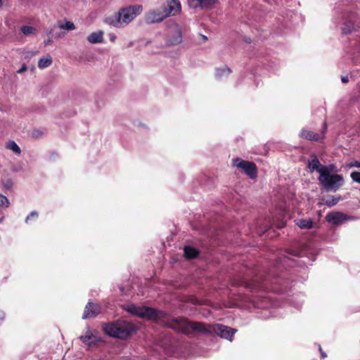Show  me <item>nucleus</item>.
<instances>
[{"label":"nucleus","instance_id":"nucleus-1","mask_svg":"<svg viewBox=\"0 0 360 360\" xmlns=\"http://www.w3.org/2000/svg\"><path fill=\"white\" fill-rule=\"evenodd\" d=\"M142 6L140 5L129 6L122 8L117 13L105 18V22L115 27H124L133 21L136 16L141 14Z\"/></svg>","mask_w":360,"mask_h":360},{"label":"nucleus","instance_id":"nucleus-2","mask_svg":"<svg viewBox=\"0 0 360 360\" xmlns=\"http://www.w3.org/2000/svg\"><path fill=\"white\" fill-rule=\"evenodd\" d=\"M164 324L168 328L185 334H189L193 332L205 333L210 331V329L207 328L204 323L190 322L184 318L171 319L164 323Z\"/></svg>","mask_w":360,"mask_h":360},{"label":"nucleus","instance_id":"nucleus-3","mask_svg":"<svg viewBox=\"0 0 360 360\" xmlns=\"http://www.w3.org/2000/svg\"><path fill=\"white\" fill-rule=\"evenodd\" d=\"M103 328L110 336L120 339H126L136 330L133 324L124 321L104 324Z\"/></svg>","mask_w":360,"mask_h":360},{"label":"nucleus","instance_id":"nucleus-4","mask_svg":"<svg viewBox=\"0 0 360 360\" xmlns=\"http://www.w3.org/2000/svg\"><path fill=\"white\" fill-rule=\"evenodd\" d=\"M128 312L139 317L148 320L160 322L166 317V314L162 311H158L148 307H139L134 304L124 306Z\"/></svg>","mask_w":360,"mask_h":360},{"label":"nucleus","instance_id":"nucleus-5","mask_svg":"<svg viewBox=\"0 0 360 360\" xmlns=\"http://www.w3.org/2000/svg\"><path fill=\"white\" fill-rule=\"evenodd\" d=\"M183 41L182 27L174 20L167 22L165 41L167 46H174L180 44Z\"/></svg>","mask_w":360,"mask_h":360},{"label":"nucleus","instance_id":"nucleus-6","mask_svg":"<svg viewBox=\"0 0 360 360\" xmlns=\"http://www.w3.org/2000/svg\"><path fill=\"white\" fill-rule=\"evenodd\" d=\"M319 181L326 191H336L344 184L343 176L338 174H331L328 168L319 176Z\"/></svg>","mask_w":360,"mask_h":360},{"label":"nucleus","instance_id":"nucleus-7","mask_svg":"<svg viewBox=\"0 0 360 360\" xmlns=\"http://www.w3.org/2000/svg\"><path fill=\"white\" fill-rule=\"evenodd\" d=\"M232 161L234 167L240 169L250 179H254L257 176V167L252 162L243 160L240 158H236Z\"/></svg>","mask_w":360,"mask_h":360},{"label":"nucleus","instance_id":"nucleus-8","mask_svg":"<svg viewBox=\"0 0 360 360\" xmlns=\"http://www.w3.org/2000/svg\"><path fill=\"white\" fill-rule=\"evenodd\" d=\"M167 17L162 8L150 10L145 15V20L148 24L159 23Z\"/></svg>","mask_w":360,"mask_h":360},{"label":"nucleus","instance_id":"nucleus-9","mask_svg":"<svg viewBox=\"0 0 360 360\" xmlns=\"http://www.w3.org/2000/svg\"><path fill=\"white\" fill-rule=\"evenodd\" d=\"M162 9L167 18L176 15L181 11V2L179 0H167L165 4H164Z\"/></svg>","mask_w":360,"mask_h":360},{"label":"nucleus","instance_id":"nucleus-10","mask_svg":"<svg viewBox=\"0 0 360 360\" xmlns=\"http://www.w3.org/2000/svg\"><path fill=\"white\" fill-rule=\"evenodd\" d=\"M212 328L217 335L229 340L236 333V330L221 324L214 325Z\"/></svg>","mask_w":360,"mask_h":360},{"label":"nucleus","instance_id":"nucleus-11","mask_svg":"<svg viewBox=\"0 0 360 360\" xmlns=\"http://www.w3.org/2000/svg\"><path fill=\"white\" fill-rule=\"evenodd\" d=\"M308 168L310 172H314V171L319 173V176L328 168V167L321 165L319 162V159L316 156H313L311 159L308 160Z\"/></svg>","mask_w":360,"mask_h":360},{"label":"nucleus","instance_id":"nucleus-12","mask_svg":"<svg viewBox=\"0 0 360 360\" xmlns=\"http://www.w3.org/2000/svg\"><path fill=\"white\" fill-rule=\"evenodd\" d=\"M100 312L101 308L98 305L89 302L85 307L82 319H86L94 318Z\"/></svg>","mask_w":360,"mask_h":360},{"label":"nucleus","instance_id":"nucleus-13","mask_svg":"<svg viewBox=\"0 0 360 360\" xmlns=\"http://www.w3.org/2000/svg\"><path fill=\"white\" fill-rule=\"evenodd\" d=\"M217 0H188V3L191 8H211Z\"/></svg>","mask_w":360,"mask_h":360},{"label":"nucleus","instance_id":"nucleus-14","mask_svg":"<svg viewBox=\"0 0 360 360\" xmlns=\"http://www.w3.org/2000/svg\"><path fill=\"white\" fill-rule=\"evenodd\" d=\"M300 137L302 139H305L309 141H318L323 139V136H321L319 134L314 133L312 131L302 129L300 131Z\"/></svg>","mask_w":360,"mask_h":360},{"label":"nucleus","instance_id":"nucleus-15","mask_svg":"<svg viewBox=\"0 0 360 360\" xmlns=\"http://www.w3.org/2000/svg\"><path fill=\"white\" fill-rule=\"evenodd\" d=\"M328 221L333 224H339L342 223L345 219V215L340 212L329 213L326 216Z\"/></svg>","mask_w":360,"mask_h":360},{"label":"nucleus","instance_id":"nucleus-16","mask_svg":"<svg viewBox=\"0 0 360 360\" xmlns=\"http://www.w3.org/2000/svg\"><path fill=\"white\" fill-rule=\"evenodd\" d=\"M295 224L302 229H310L315 224L310 218H300L295 220Z\"/></svg>","mask_w":360,"mask_h":360},{"label":"nucleus","instance_id":"nucleus-17","mask_svg":"<svg viewBox=\"0 0 360 360\" xmlns=\"http://www.w3.org/2000/svg\"><path fill=\"white\" fill-rule=\"evenodd\" d=\"M80 339L88 346L94 345L98 341V338L94 335L90 330H87L84 335L80 337Z\"/></svg>","mask_w":360,"mask_h":360},{"label":"nucleus","instance_id":"nucleus-18","mask_svg":"<svg viewBox=\"0 0 360 360\" xmlns=\"http://www.w3.org/2000/svg\"><path fill=\"white\" fill-rule=\"evenodd\" d=\"M103 32L98 31L96 32H92L87 37V40L91 44L101 43L103 39Z\"/></svg>","mask_w":360,"mask_h":360},{"label":"nucleus","instance_id":"nucleus-19","mask_svg":"<svg viewBox=\"0 0 360 360\" xmlns=\"http://www.w3.org/2000/svg\"><path fill=\"white\" fill-rule=\"evenodd\" d=\"M20 31L26 37H32L38 33V29L36 27L30 25L22 26Z\"/></svg>","mask_w":360,"mask_h":360},{"label":"nucleus","instance_id":"nucleus-20","mask_svg":"<svg viewBox=\"0 0 360 360\" xmlns=\"http://www.w3.org/2000/svg\"><path fill=\"white\" fill-rule=\"evenodd\" d=\"M198 252L196 249L191 246L184 247V255L188 259H193L197 257Z\"/></svg>","mask_w":360,"mask_h":360},{"label":"nucleus","instance_id":"nucleus-21","mask_svg":"<svg viewBox=\"0 0 360 360\" xmlns=\"http://www.w3.org/2000/svg\"><path fill=\"white\" fill-rule=\"evenodd\" d=\"M6 148L8 150H12L14 153L20 155L21 150L18 144L14 141H8L6 143Z\"/></svg>","mask_w":360,"mask_h":360},{"label":"nucleus","instance_id":"nucleus-22","mask_svg":"<svg viewBox=\"0 0 360 360\" xmlns=\"http://www.w3.org/2000/svg\"><path fill=\"white\" fill-rule=\"evenodd\" d=\"M39 214L36 211L32 212L25 219V223L31 224L37 221Z\"/></svg>","mask_w":360,"mask_h":360},{"label":"nucleus","instance_id":"nucleus-23","mask_svg":"<svg viewBox=\"0 0 360 360\" xmlns=\"http://www.w3.org/2000/svg\"><path fill=\"white\" fill-rule=\"evenodd\" d=\"M59 27L60 29L66 30H74L75 29V26L73 22L70 21H65L64 22L59 23Z\"/></svg>","mask_w":360,"mask_h":360},{"label":"nucleus","instance_id":"nucleus-24","mask_svg":"<svg viewBox=\"0 0 360 360\" xmlns=\"http://www.w3.org/2000/svg\"><path fill=\"white\" fill-rule=\"evenodd\" d=\"M340 199V196H330L325 200V204L328 206L332 207L336 205Z\"/></svg>","mask_w":360,"mask_h":360},{"label":"nucleus","instance_id":"nucleus-25","mask_svg":"<svg viewBox=\"0 0 360 360\" xmlns=\"http://www.w3.org/2000/svg\"><path fill=\"white\" fill-rule=\"evenodd\" d=\"M9 205V201L7 198L3 195H0V209L6 208Z\"/></svg>","mask_w":360,"mask_h":360},{"label":"nucleus","instance_id":"nucleus-26","mask_svg":"<svg viewBox=\"0 0 360 360\" xmlns=\"http://www.w3.org/2000/svg\"><path fill=\"white\" fill-rule=\"evenodd\" d=\"M350 177L354 182L360 184V172H356V171L352 172L350 174Z\"/></svg>","mask_w":360,"mask_h":360},{"label":"nucleus","instance_id":"nucleus-27","mask_svg":"<svg viewBox=\"0 0 360 360\" xmlns=\"http://www.w3.org/2000/svg\"><path fill=\"white\" fill-rule=\"evenodd\" d=\"M353 30V24L352 23H349V25L346 24L345 26L344 27H342V32L345 33V34H349L350 32H352Z\"/></svg>","mask_w":360,"mask_h":360},{"label":"nucleus","instance_id":"nucleus-28","mask_svg":"<svg viewBox=\"0 0 360 360\" xmlns=\"http://www.w3.org/2000/svg\"><path fill=\"white\" fill-rule=\"evenodd\" d=\"M358 167L360 168V160H354L347 165V167Z\"/></svg>","mask_w":360,"mask_h":360},{"label":"nucleus","instance_id":"nucleus-29","mask_svg":"<svg viewBox=\"0 0 360 360\" xmlns=\"http://www.w3.org/2000/svg\"><path fill=\"white\" fill-rule=\"evenodd\" d=\"M39 68L41 69H43L45 68V60L43 58H41L39 61Z\"/></svg>","mask_w":360,"mask_h":360},{"label":"nucleus","instance_id":"nucleus-30","mask_svg":"<svg viewBox=\"0 0 360 360\" xmlns=\"http://www.w3.org/2000/svg\"><path fill=\"white\" fill-rule=\"evenodd\" d=\"M27 65H26L25 64H24V65L22 66V68H21L20 70H18L17 71V72H18V74H20V73H22V72H23L26 71V70H27Z\"/></svg>","mask_w":360,"mask_h":360},{"label":"nucleus","instance_id":"nucleus-31","mask_svg":"<svg viewBox=\"0 0 360 360\" xmlns=\"http://www.w3.org/2000/svg\"><path fill=\"white\" fill-rule=\"evenodd\" d=\"M52 62V59L49 56H46V66L49 65Z\"/></svg>","mask_w":360,"mask_h":360},{"label":"nucleus","instance_id":"nucleus-32","mask_svg":"<svg viewBox=\"0 0 360 360\" xmlns=\"http://www.w3.org/2000/svg\"><path fill=\"white\" fill-rule=\"evenodd\" d=\"M341 79H342V82L343 83H347L348 82V77H342Z\"/></svg>","mask_w":360,"mask_h":360},{"label":"nucleus","instance_id":"nucleus-33","mask_svg":"<svg viewBox=\"0 0 360 360\" xmlns=\"http://www.w3.org/2000/svg\"><path fill=\"white\" fill-rule=\"evenodd\" d=\"M4 318V313L2 310H0V319H3Z\"/></svg>","mask_w":360,"mask_h":360},{"label":"nucleus","instance_id":"nucleus-34","mask_svg":"<svg viewBox=\"0 0 360 360\" xmlns=\"http://www.w3.org/2000/svg\"><path fill=\"white\" fill-rule=\"evenodd\" d=\"M319 350H320V352H321V354L322 357H323V358L326 357V354L324 352H322V350H321V347H319Z\"/></svg>","mask_w":360,"mask_h":360},{"label":"nucleus","instance_id":"nucleus-35","mask_svg":"<svg viewBox=\"0 0 360 360\" xmlns=\"http://www.w3.org/2000/svg\"><path fill=\"white\" fill-rule=\"evenodd\" d=\"M326 127H326V123H324V124H323V133H324V132L326 131Z\"/></svg>","mask_w":360,"mask_h":360},{"label":"nucleus","instance_id":"nucleus-36","mask_svg":"<svg viewBox=\"0 0 360 360\" xmlns=\"http://www.w3.org/2000/svg\"><path fill=\"white\" fill-rule=\"evenodd\" d=\"M202 37L204 41H207V37L206 36L202 35Z\"/></svg>","mask_w":360,"mask_h":360},{"label":"nucleus","instance_id":"nucleus-37","mask_svg":"<svg viewBox=\"0 0 360 360\" xmlns=\"http://www.w3.org/2000/svg\"><path fill=\"white\" fill-rule=\"evenodd\" d=\"M38 53V51L32 52V56H34V54H36V53Z\"/></svg>","mask_w":360,"mask_h":360},{"label":"nucleus","instance_id":"nucleus-38","mask_svg":"<svg viewBox=\"0 0 360 360\" xmlns=\"http://www.w3.org/2000/svg\"><path fill=\"white\" fill-rule=\"evenodd\" d=\"M2 5V0H0V7Z\"/></svg>","mask_w":360,"mask_h":360}]
</instances>
